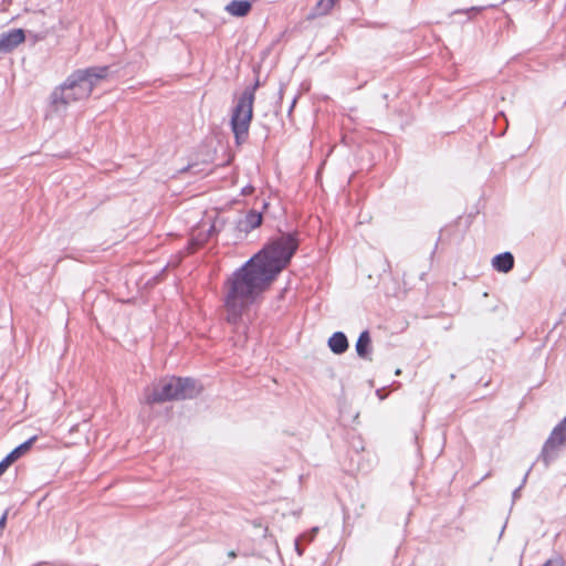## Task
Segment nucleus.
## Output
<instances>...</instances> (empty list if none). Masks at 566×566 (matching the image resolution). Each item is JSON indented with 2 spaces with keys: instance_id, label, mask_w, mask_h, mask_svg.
<instances>
[{
  "instance_id": "obj_17",
  "label": "nucleus",
  "mask_w": 566,
  "mask_h": 566,
  "mask_svg": "<svg viewBox=\"0 0 566 566\" xmlns=\"http://www.w3.org/2000/svg\"><path fill=\"white\" fill-rule=\"evenodd\" d=\"M543 566H564L560 560L549 559Z\"/></svg>"
},
{
  "instance_id": "obj_5",
  "label": "nucleus",
  "mask_w": 566,
  "mask_h": 566,
  "mask_svg": "<svg viewBox=\"0 0 566 566\" xmlns=\"http://www.w3.org/2000/svg\"><path fill=\"white\" fill-rule=\"evenodd\" d=\"M566 444V416L551 432L544 443L542 457L546 463L551 462L557 454L560 447Z\"/></svg>"
},
{
  "instance_id": "obj_6",
  "label": "nucleus",
  "mask_w": 566,
  "mask_h": 566,
  "mask_svg": "<svg viewBox=\"0 0 566 566\" xmlns=\"http://www.w3.org/2000/svg\"><path fill=\"white\" fill-rule=\"evenodd\" d=\"M492 266L501 273L510 272L514 266V256L511 252H504L492 259Z\"/></svg>"
},
{
  "instance_id": "obj_2",
  "label": "nucleus",
  "mask_w": 566,
  "mask_h": 566,
  "mask_svg": "<svg viewBox=\"0 0 566 566\" xmlns=\"http://www.w3.org/2000/svg\"><path fill=\"white\" fill-rule=\"evenodd\" d=\"M108 76V67H88L75 71L67 83L61 88L60 96L53 101L54 107L59 111L70 103L87 98L94 86L99 84Z\"/></svg>"
},
{
  "instance_id": "obj_21",
  "label": "nucleus",
  "mask_w": 566,
  "mask_h": 566,
  "mask_svg": "<svg viewBox=\"0 0 566 566\" xmlns=\"http://www.w3.org/2000/svg\"><path fill=\"white\" fill-rule=\"evenodd\" d=\"M228 556H229L230 558H234V557H237V554H235V552H234V551H230V552L228 553Z\"/></svg>"
},
{
  "instance_id": "obj_12",
  "label": "nucleus",
  "mask_w": 566,
  "mask_h": 566,
  "mask_svg": "<svg viewBox=\"0 0 566 566\" xmlns=\"http://www.w3.org/2000/svg\"><path fill=\"white\" fill-rule=\"evenodd\" d=\"M206 240H207L206 234L199 233L198 235H192V238L189 242V247H188L189 253H193L199 248H201L203 245V243L206 242Z\"/></svg>"
},
{
  "instance_id": "obj_7",
  "label": "nucleus",
  "mask_w": 566,
  "mask_h": 566,
  "mask_svg": "<svg viewBox=\"0 0 566 566\" xmlns=\"http://www.w3.org/2000/svg\"><path fill=\"white\" fill-rule=\"evenodd\" d=\"M250 0H233L226 7V11L233 17H244L250 12Z\"/></svg>"
},
{
  "instance_id": "obj_20",
  "label": "nucleus",
  "mask_w": 566,
  "mask_h": 566,
  "mask_svg": "<svg viewBox=\"0 0 566 566\" xmlns=\"http://www.w3.org/2000/svg\"><path fill=\"white\" fill-rule=\"evenodd\" d=\"M7 516H8V512H4V514L0 518V528H3L6 526Z\"/></svg>"
},
{
  "instance_id": "obj_3",
  "label": "nucleus",
  "mask_w": 566,
  "mask_h": 566,
  "mask_svg": "<svg viewBox=\"0 0 566 566\" xmlns=\"http://www.w3.org/2000/svg\"><path fill=\"white\" fill-rule=\"evenodd\" d=\"M199 389L190 378L170 377L148 386L144 392L147 405L163 403L170 400L190 399L198 395Z\"/></svg>"
},
{
  "instance_id": "obj_13",
  "label": "nucleus",
  "mask_w": 566,
  "mask_h": 566,
  "mask_svg": "<svg viewBox=\"0 0 566 566\" xmlns=\"http://www.w3.org/2000/svg\"><path fill=\"white\" fill-rule=\"evenodd\" d=\"M247 223L252 229L258 228L262 223V214L260 212H256V211H250L247 214Z\"/></svg>"
},
{
  "instance_id": "obj_9",
  "label": "nucleus",
  "mask_w": 566,
  "mask_h": 566,
  "mask_svg": "<svg viewBox=\"0 0 566 566\" xmlns=\"http://www.w3.org/2000/svg\"><path fill=\"white\" fill-rule=\"evenodd\" d=\"M36 440L38 437L32 436L25 442L14 448L7 457L10 458L11 461L14 463L17 460H19L22 455L27 454L31 450L32 446L35 443Z\"/></svg>"
},
{
  "instance_id": "obj_19",
  "label": "nucleus",
  "mask_w": 566,
  "mask_h": 566,
  "mask_svg": "<svg viewBox=\"0 0 566 566\" xmlns=\"http://www.w3.org/2000/svg\"><path fill=\"white\" fill-rule=\"evenodd\" d=\"M7 35H19V36H22V35H24V33H23L22 29H17V30H13L12 32H9Z\"/></svg>"
},
{
  "instance_id": "obj_1",
  "label": "nucleus",
  "mask_w": 566,
  "mask_h": 566,
  "mask_svg": "<svg viewBox=\"0 0 566 566\" xmlns=\"http://www.w3.org/2000/svg\"><path fill=\"white\" fill-rule=\"evenodd\" d=\"M297 249L291 234L281 235L266 244L224 282V319L238 326L249 307L270 287L277 274L289 264Z\"/></svg>"
},
{
  "instance_id": "obj_4",
  "label": "nucleus",
  "mask_w": 566,
  "mask_h": 566,
  "mask_svg": "<svg viewBox=\"0 0 566 566\" xmlns=\"http://www.w3.org/2000/svg\"><path fill=\"white\" fill-rule=\"evenodd\" d=\"M258 83L253 87H247L238 98L232 111L231 129L238 144H241L248 137L250 124L253 118L254 91Z\"/></svg>"
},
{
  "instance_id": "obj_8",
  "label": "nucleus",
  "mask_w": 566,
  "mask_h": 566,
  "mask_svg": "<svg viewBox=\"0 0 566 566\" xmlns=\"http://www.w3.org/2000/svg\"><path fill=\"white\" fill-rule=\"evenodd\" d=\"M331 350L337 355L343 354L348 348V340L342 332L334 333L328 339Z\"/></svg>"
},
{
  "instance_id": "obj_14",
  "label": "nucleus",
  "mask_w": 566,
  "mask_h": 566,
  "mask_svg": "<svg viewBox=\"0 0 566 566\" xmlns=\"http://www.w3.org/2000/svg\"><path fill=\"white\" fill-rule=\"evenodd\" d=\"M13 462L11 461L10 458L6 457L1 462H0V476L7 471V469L12 464Z\"/></svg>"
},
{
  "instance_id": "obj_16",
  "label": "nucleus",
  "mask_w": 566,
  "mask_h": 566,
  "mask_svg": "<svg viewBox=\"0 0 566 566\" xmlns=\"http://www.w3.org/2000/svg\"><path fill=\"white\" fill-rule=\"evenodd\" d=\"M13 462L11 461L10 458L6 457L1 462H0V476L7 471V469L12 464Z\"/></svg>"
},
{
  "instance_id": "obj_10",
  "label": "nucleus",
  "mask_w": 566,
  "mask_h": 566,
  "mask_svg": "<svg viewBox=\"0 0 566 566\" xmlns=\"http://www.w3.org/2000/svg\"><path fill=\"white\" fill-rule=\"evenodd\" d=\"M370 343L369 333L367 331L360 333L356 343V352L360 357L366 358L368 356Z\"/></svg>"
},
{
  "instance_id": "obj_15",
  "label": "nucleus",
  "mask_w": 566,
  "mask_h": 566,
  "mask_svg": "<svg viewBox=\"0 0 566 566\" xmlns=\"http://www.w3.org/2000/svg\"><path fill=\"white\" fill-rule=\"evenodd\" d=\"M13 462L11 461L10 458L6 457L1 462H0V476L7 471V469L12 464Z\"/></svg>"
},
{
  "instance_id": "obj_18",
  "label": "nucleus",
  "mask_w": 566,
  "mask_h": 566,
  "mask_svg": "<svg viewBox=\"0 0 566 566\" xmlns=\"http://www.w3.org/2000/svg\"><path fill=\"white\" fill-rule=\"evenodd\" d=\"M253 191H254V188H253L252 186H248V187H244V188L242 189V195H244V196H249V195H251Z\"/></svg>"
},
{
  "instance_id": "obj_11",
  "label": "nucleus",
  "mask_w": 566,
  "mask_h": 566,
  "mask_svg": "<svg viewBox=\"0 0 566 566\" xmlns=\"http://www.w3.org/2000/svg\"><path fill=\"white\" fill-rule=\"evenodd\" d=\"M25 38H1L0 39V53L11 52L20 45Z\"/></svg>"
}]
</instances>
